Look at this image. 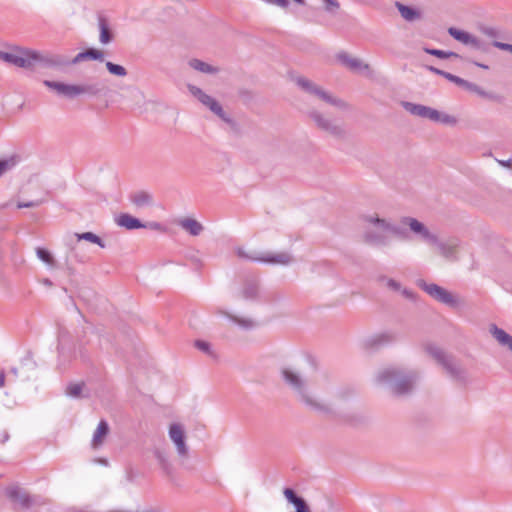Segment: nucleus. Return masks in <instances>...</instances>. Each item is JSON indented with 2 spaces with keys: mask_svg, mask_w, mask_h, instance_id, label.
Segmentation results:
<instances>
[{
  "mask_svg": "<svg viewBox=\"0 0 512 512\" xmlns=\"http://www.w3.org/2000/svg\"><path fill=\"white\" fill-rule=\"evenodd\" d=\"M280 374L284 383L294 392L297 400L306 408L322 414L332 413V409L328 404L313 396L307 380L301 373L290 367H282Z\"/></svg>",
  "mask_w": 512,
  "mask_h": 512,
  "instance_id": "nucleus-1",
  "label": "nucleus"
},
{
  "mask_svg": "<svg viewBox=\"0 0 512 512\" xmlns=\"http://www.w3.org/2000/svg\"><path fill=\"white\" fill-rule=\"evenodd\" d=\"M418 373L413 370H406L401 367L389 366L378 371L376 381L379 384L386 385L391 394L396 397L410 395L416 382Z\"/></svg>",
  "mask_w": 512,
  "mask_h": 512,
  "instance_id": "nucleus-2",
  "label": "nucleus"
},
{
  "mask_svg": "<svg viewBox=\"0 0 512 512\" xmlns=\"http://www.w3.org/2000/svg\"><path fill=\"white\" fill-rule=\"evenodd\" d=\"M361 220L366 224L363 232V241L373 246H387L389 244L388 236L385 232H390L399 238H406L405 228L390 223L377 214L362 215Z\"/></svg>",
  "mask_w": 512,
  "mask_h": 512,
  "instance_id": "nucleus-3",
  "label": "nucleus"
},
{
  "mask_svg": "<svg viewBox=\"0 0 512 512\" xmlns=\"http://www.w3.org/2000/svg\"><path fill=\"white\" fill-rule=\"evenodd\" d=\"M43 84L54 90L59 96L66 99H75L79 96H87L90 98L98 97L105 91V86L98 81H89L81 84H66L63 82L44 80Z\"/></svg>",
  "mask_w": 512,
  "mask_h": 512,
  "instance_id": "nucleus-4",
  "label": "nucleus"
},
{
  "mask_svg": "<svg viewBox=\"0 0 512 512\" xmlns=\"http://www.w3.org/2000/svg\"><path fill=\"white\" fill-rule=\"evenodd\" d=\"M426 351L445 369L451 378L465 381L466 372L454 357L447 355L441 348L432 344L426 346Z\"/></svg>",
  "mask_w": 512,
  "mask_h": 512,
  "instance_id": "nucleus-5",
  "label": "nucleus"
},
{
  "mask_svg": "<svg viewBox=\"0 0 512 512\" xmlns=\"http://www.w3.org/2000/svg\"><path fill=\"white\" fill-rule=\"evenodd\" d=\"M296 84L306 93L313 95L325 103L335 106L340 109H347L348 104L340 98L333 96L325 91L322 87L316 85L311 80L305 77H297Z\"/></svg>",
  "mask_w": 512,
  "mask_h": 512,
  "instance_id": "nucleus-6",
  "label": "nucleus"
},
{
  "mask_svg": "<svg viewBox=\"0 0 512 512\" xmlns=\"http://www.w3.org/2000/svg\"><path fill=\"white\" fill-rule=\"evenodd\" d=\"M235 253L241 259L272 265H288L293 260L292 256L287 252L261 254L257 252H248L242 247H237L235 249Z\"/></svg>",
  "mask_w": 512,
  "mask_h": 512,
  "instance_id": "nucleus-7",
  "label": "nucleus"
},
{
  "mask_svg": "<svg viewBox=\"0 0 512 512\" xmlns=\"http://www.w3.org/2000/svg\"><path fill=\"white\" fill-rule=\"evenodd\" d=\"M187 89L193 97H195L204 106L208 107L221 120H223L224 122H226L230 125L235 124L233 119L230 118L227 115V113L223 110V108L219 104V102L216 99H214L213 97H211L210 95L206 94L201 88H199L193 84H188Z\"/></svg>",
  "mask_w": 512,
  "mask_h": 512,
  "instance_id": "nucleus-8",
  "label": "nucleus"
},
{
  "mask_svg": "<svg viewBox=\"0 0 512 512\" xmlns=\"http://www.w3.org/2000/svg\"><path fill=\"white\" fill-rule=\"evenodd\" d=\"M57 338L58 365L59 367L65 368L66 365L72 361L75 355L74 349L71 345L72 337L66 328L60 327Z\"/></svg>",
  "mask_w": 512,
  "mask_h": 512,
  "instance_id": "nucleus-9",
  "label": "nucleus"
},
{
  "mask_svg": "<svg viewBox=\"0 0 512 512\" xmlns=\"http://www.w3.org/2000/svg\"><path fill=\"white\" fill-rule=\"evenodd\" d=\"M36 64L44 68H60L68 66V58L59 54H42L30 50V70H33Z\"/></svg>",
  "mask_w": 512,
  "mask_h": 512,
  "instance_id": "nucleus-10",
  "label": "nucleus"
},
{
  "mask_svg": "<svg viewBox=\"0 0 512 512\" xmlns=\"http://www.w3.org/2000/svg\"><path fill=\"white\" fill-rule=\"evenodd\" d=\"M418 286L436 301L453 308L458 306L457 298L443 287L435 283L428 284L425 281H419Z\"/></svg>",
  "mask_w": 512,
  "mask_h": 512,
  "instance_id": "nucleus-11",
  "label": "nucleus"
},
{
  "mask_svg": "<svg viewBox=\"0 0 512 512\" xmlns=\"http://www.w3.org/2000/svg\"><path fill=\"white\" fill-rule=\"evenodd\" d=\"M7 498L13 503V509H29L31 508L35 500L30 496L24 489L18 486H9L5 490Z\"/></svg>",
  "mask_w": 512,
  "mask_h": 512,
  "instance_id": "nucleus-12",
  "label": "nucleus"
},
{
  "mask_svg": "<svg viewBox=\"0 0 512 512\" xmlns=\"http://www.w3.org/2000/svg\"><path fill=\"white\" fill-rule=\"evenodd\" d=\"M0 59L16 67L30 70V49L15 47L10 52L0 51Z\"/></svg>",
  "mask_w": 512,
  "mask_h": 512,
  "instance_id": "nucleus-13",
  "label": "nucleus"
},
{
  "mask_svg": "<svg viewBox=\"0 0 512 512\" xmlns=\"http://www.w3.org/2000/svg\"><path fill=\"white\" fill-rule=\"evenodd\" d=\"M308 115L315 122L319 129L331 134L336 138H343L345 136V131L342 127L325 118L317 110H311Z\"/></svg>",
  "mask_w": 512,
  "mask_h": 512,
  "instance_id": "nucleus-14",
  "label": "nucleus"
},
{
  "mask_svg": "<svg viewBox=\"0 0 512 512\" xmlns=\"http://www.w3.org/2000/svg\"><path fill=\"white\" fill-rule=\"evenodd\" d=\"M169 437L176 446L178 456L181 459H187L189 456V449L186 445L185 431L182 425L173 423L169 427Z\"/></svg>",
  "mask_w": 512,
  "mask_h": 512,
  "instance_id": "nucleus-15",
  "label": "nucleus"
},
{
  "mask_svg": "<svg viewBox=\"0 0 512 512\" xmlns=\"http://www.w3.org/2000/svg\"><path fill=\"white\" fill-rule=\"evenodd\" d=\"M432 245L438 248L439 253L448 260H457V251L460 246V240L455 237L448 238L445 241H440L437 238V243Z\"/></svg>",
  "mask_w": 512,
  "mask_h": 512,
  "instance_id": "nucleus-16",
  "label": "nucleus"
},
{
  "mask_svg": "<svg viewBox=\"0 0 512 512\" xmlns=\"http://www.w3.org/2000/svg\"><path fill=\"white\" fill-rule=\"evenodd\" d=\"M403 107L410 114L419 116L421 118L432 120V118H436L438 116L436 109L425 105L403 102Z\"/></svg>",
  "mask_w": 512,
  "mask_h": 512,
  "instance_id": "nucleus-17",
  "label": "nucleus"
},
{
  "mask_svg": "<svg viewBox=\"0 0 512 512\" xmlns=\"http://www.w3.org/2000/svg\"><path fill=\"white\" fill-rule=\"evenodd\" d=\"M87 60L102 62L104 61V53L103 51L96 48H88L82 52H79L73 59H68V66L76 65Z\"/></svg>",
  "mask_w": 512,
  "mask_h": 512,
  "instance_id": "nucleus-18",
  "label": "nucleus"
},
{
  "mask_svg": "<svg viewBox=\"0 0 512 512\" xmlns=\"http://www.w3.org/2000/svg\"><path fill=\"white\" fill-rule=\"evenodd\" d=\"M153 455L156 458L159 466L161 467L163 473L169 477L172 478L174 475V468L172 464L169 461V454L165 449L162 448H155L153 450Z\"/></svg>",
  "mask_w": 512,
  "mask_h": 512,
  "instance_id": "nucleus-19",
  "label": "nucleus"
},
{
  "mask_svg": "<svg viewBox=\"0 0 512 512\" xmlns=\"http://www.w3.org/2000/svg\"><path fill=\"white\" fill-rule=\"evenodd\" d=\"M259 280L256 278H247L244 281L241 296L245 300H257L259 298Z\"/></svg>",
  "mask_w": 512,
  "mask_h": 512,
  "instance_id": "nucleus-20",
  "label": "nucleus"
},
{
  "mask_svg": "<svg viewBox=\"0 0 512 512\" xmlns=\"http://www.w3.org/2000/svg\"><path fill=\"white\" fill-rule=\"evenodd\" d=\"M337 59L347 68H349L352 71H358V70H368L369 65L362 62L358 58H353L346 52H340L337 55Z\"/></svg>",
  "mask_w": 512,
  "mask_h": 512,
  "instance_id": "nucleus-21",
  "label": "nucleus"
},
{
  "mask_svg": "<svg viewBox=\"0 0 512 512\" xmlns=\"http://www.w3.org/2000/svg\"><path fill=\"white\" fill-rule=\"evenodd\" d=\"M115 222L118 226L124 227L127 230H136L140 228H145L146 225L143 224L138 218L133 217L128 213H121L116 219Z\"/></svg>",
  "mask_w": 512,
  "mask_h": 512,
  "instance_id": "nucleus-22",
  "label": "nucleus"
},
{
  "mask_svg": "<svg viewBox=\"0 0 512 512\" xmlns=\"http://www.w3.org/2000/svg\"><path fill=\"white\" fill-rule=\"evenodd\" d=\"M109 431H110V427H109L108 422L106 420L102 419L99 422L96 430L94 431L93 437H92L91 445L94 449H97L98 447H100L103 444L104 439L109 434Z\"/></svg>",
  "mask_w": 512,
  "mask_h": 512,
  "instance_id": "nucleus-23",
  "label": "nucleus"
},
{
  "mask_svg": "<svg viewBox=\"0 0 512 512\" xmlns=\"http://www.w3.org/2000/svg\"><path fill=\"white\" fill-rule=\"evenodd\" d=\"M179 225L192 236H198L204 230L203 225L193 218H184L179 221Z\"/></svg>",
  "mask_w": 512,
  "mask_h": 512,
  "instance_id": "nucleus-24",
  "label": "nucleus"
},
{
  "mask_svg": "<svg viewBox=\"0 0 512 512\" xmlns=\"http://www.w3.org/2000/svg\"><path fill=\"white\" fill-rule=\"evenodd\" d=\"M490 333L502 345L507 346L512 351V336L495 324L490 326Z\"/></svg>",
  "mask_w": 512,
  "mask_h": 512,
  "instance_id": "nucleus-25",
  "label": "nucleus"
},
{
  "mask_svg": "<svg viewBox=\"0 0 512 512\" xmlns=\"http://www.w3.org/2000/svg\"><path fill=\"white\" fill-rule=\"evenodd\" d=\"M395 6L398 9L400 15L407 21L412 22L421 18V12L414 7L404 5L400 2H396Z\"/></svg>",
  "mask_w": 512,
  "mask_h": 512,
  "instance_id": "nucleus-26",
  "label": "nucleus"
},
{
  "mask_svg": "<svg viewBox=\"0 0 512 512\" xmlns=\"http://www.w3.org/2000/svg\"><path fill=\"white\" fill-rule=\"evenodd\" d=\"M98 25L100 30L99 41L102 44L110 43L113 40L114 35L111 29L109 28L106 18L103 16H99Z\"/></svg>",
  "mask_w": 512,
  "mask_h": 512,
  "instance_id": "nucleus-27",
  "label": "nucleus"
},
{
  "mask_svg": "<svg viewBox=\"0 0 512 512\" xmlns=\"http://www.w3.org/2000/svg\"><path fill=\"white\" fill-rule=\"evenodd\" d=\"M21 368L25 370L24 379L30 380L33 375H30L28 372H34L37 368V362L34 360L33 353L31 351H28L26 355L21 360Z\"/></svg>",
  "mask_w": 512,
  "mask_h": 512,
  "instance_id": "nucleus-28",
  "label": "nucleus"
},
{
  "mask_svg": "<svg viewBox=\"0 0 512 512\" xmlns=\"http://www.w3.org/2000/svg\"><path fill=\"white\" fill-rule=\"evenodd\" d=\"M189 66L199 72L205 73V74H217L219 72V68L212 66L200 59H191L189 61Z\"/></svg>",
  "mask_w": 512,
  "mask_h": 512,
  "instance_id": "nucleus-29",
  "label": "nucleus"
},
{
  "mask_svg": "<svg viewBox=\"0 0 512 512\" xmlns=\"http://www.w3.org/2000/svg\"><path fill=\"white\" fill-rule=\"evenodd\" d=\"M21 161V156L18 154H13L8 158L0 159V177L6 172L12 170L16 167Z\"/></svg>",
  "mask_w": 512,
  "mask_h": 512,
  "instance_id": "nucleus-30",
  "label": "nucleus"
},
{
  "mask_svg": "<svg viewBox=\"0 0 512 512\" xmlns=\"http://www.w3.org/2000/svg\"><path fill=\"white\" fill-rule=\"evenodd\" d=\"M131 202L137 207H143L152 203V197L145 191H139L130 196Z\"/></svg>",
  "mask_w": 512,
  "mask_h": 512,
  "instance_id": "nucleus-31",
  "label": "nucleus"
},
{
  "mask_svg": "<svg viewBox=\"0 0 512 512\" xmlns=\"http://www.w3.org/2000/svg\"><path fill=\"white\" fill-rule=\"evenodd\" d=\"M424 52H426L429 55L435 56L439 59H449V58H461V56L453 51H444L436 48H423Z\"/></svg>",
  "mask_w": 512,
  "mask_h": 512,
  "instance_id": "nucleus-32",
  "label": "nucleus"
},
{
  "mask_svg": "<svg viewBox=\"0 0 512 512\" xmlns=\"http://www.w3.org/2000/svg\"><path fill=\"white\" fill-rule=\"evenodd\" d=\"M75 236L78 241L85 240L93 244H97L101 248H105L106 246L103 240L93 232L76 233Z\"/></svg>",
  "mask_w": 512,
  "mask_h": 512,
  "instance_id": "nucleus-33",
  "label": "nucleus"
},
{
  "mask_svg": "<svg viewBox=\"0 0 512 512\" xmlns=\"http://www.w3.org/2000/svg\"><path fill=\"white\" fill-rule=\"evenodd\" d=\"M401 223L404 226H408L410 228V230L416 235L418 234V232L423 231V227L425 226L422 222L418 221L416 218L408 217V216L402 217Z\"/></svg>",
  "mask_w": 512,
  "mask_h": 512,
  "instance_id": "nucleus-34",
  "label": "nucleus"
},
{
  "mask_svg": "<svg viewBox=\"0 0 512 512\" xmlns=\"http://www.w3.org/2000/svg\"><path fill=\"white\" fill-rule=\"evenodd\" d=\"M448 33L451 37H453L455 40L462 42L463 44L467 45L469 42V39L472 34L469 32H466L464 30L457 29L455 27H450L448 29Z\"/></svg>",
  "mask_w": 512,
  "mask_h": 512,
  "instance_id": "nucleus-35",
  "label": "nucleus"
},
{
  "mask_svg": "<svg viewBox=\"0 0 512 512\" xmlns=\"http://www.w3.org/2000/svg\"><path fill=\"white\" fill-rule=\"evenodd\" d=\"M394 340V337L388 333L380 334L372 337L368 340V345L371 347H379L381 345L390 343Z\"/></svg>",
  "mask_w": 512,
  "mask_h": 512,
  "instance_id": "nucleus-36",
  "label": "nucleus"
},
{
  "mask_svg": "<svg viewBox=\"0 0 512 512\" xmlns=\"http://www.w3.org/2000/svg\"><path fill=\"white\" fill-rule=\"evenodd\" d=\"M224 316H226L228 319H230L232 322H234L235 324L245 328V329H250L254 326V323L251 319H247V318H240L236 315H232L228 312H221Z\"/></svg>",
  "mask_w": 512,
  "mask_h": 512,
  "instance_id": "nucleus-37",
  "label": "nucleus"
},
{
  "mask_svg": "<svg viewBox=\"0 0 512 512\" xmlns=\"http://www.w3.org/2000/svg\"><path fill=\"white\" fill-rule=\"evenodd\" d=\"M105 66H106V69L108 70V72L112 75H115L118 77H125L128 74V72L124 66L113 63L111 61H106Z\"/></svg>",
  "mask_w": 512,
  "mask_h": 512,
  "instance_id": "nucleus-38",
  "label": "nucleus"
},
{
  "mask_svg": "<svg viewBox=\"0 0 512 512\" xmlns=\"http://www.w3.org/2000/svg\"><path fill=\"white\" fill-rule=\"evenodd\" d=\"M467 45H470L472 48L484 53L489 51L488 45L474 35H471Z\"/></svg>",
  "mask_w": 512,
  "mask_h": 512,
  "instance_id": "nucleus-39",
  "label": "nucleus"
},
{
  "mask_svg": "<svg viewBox=\"0 0 512 512\" xmlns=\"http://www.w3.org/2000/svg\"><path fill=\"white\" fill-rule=\"evenodd\" d=\"M437 117L432 118V121L434 122H440L442 124L446 125H455L457 123V119L454 116H451L449 114L441 113L437 110Z\"/></svg>",
  "mask_w": 512,
  "mask_h": 512,
  "instance_id": "nucleus-40",
  "label": "nucleus"
},
{
  "mask_svg": "<svg viewBox=\"0 0 512 512\" xmlns=\"http://www.w3.org/2000/svg\"><path fill=\"white\" fill-rule=\"evenodd\" d=\"M36 253H37L38 258L41 261H43L44 263H46L48 265L54 264V258L52 256V254L50 253V251H48L47 249L38 247L36 249Z\"/></svg>",
  "mask_w": 512,
  "mask_h": 512,
  "instance_id": "nucleus-41",
  "label": "nucleus"
},
{
  "mask_svg": "<svg viewBox=\"0 0 512 512\" xmlns=\"http://www.w3.org/2000/svg\"><path fill=\"white\" fill-rule=\"evenodd\" d=\"M83 383H71L66 388L67 395L71 397H79L81 395Z\"/></svg>",
  "mask_w": 512,
  "mask_h": 512,
  "instance_id": "nucleus-42",
  "label": "nucleus"
},
{
  "mask_svg": "<svg viewBox=\"0 0 512 512\" xmlns=\"http://www.w3.org/2000/svg\"><path fill=\"white\" fill-rule=\"evenodd\" d=\"M418 236L428 244L432 245L433 243H437V236L431 233L426 226L423 227V231L418 232Z\"/></svg>",
  "mask_w": 512,
  "mask_h": 512,
  "instance_id": "nucleus-43",
  "label": "nucleus"
},
{
  "mask_svg": "<svg viewBox=\"0 0 512 512\" xmlns=\"http://www.w3.org/2000/svg\"><path fill=\"white\" fill-rule=\"evenodd\" d=\"M479 30L481 33H483L487 37H490L493 39H497L501 36L500 31L495 27L482 25L479 27Z\"/></svg>",
  "mask_w": 512,
  "mask_h": 512,
  "instance_id": "nucleus-44",
  "label": "nucleus"
},
{
  "mask_svg": "<svg viewBox=\"0 0 512 512\" xmlns=\"http://www.w3.org/2000/svg\"><path fill=\"white\" fill-rule=\"evenodd\" d=\"M71 257H72L75 261H77L78 263H86V262H88V260H89V257H88L86 254H84V253H80V252L78 251V247H77V246H73V247L71 248Z\"/></svg>",
  "mask_w": 512,
  "mask_h": 512,
  "instance_id": "nucleus-45",
  "label": "nucleus"
},
{
  "mask_svg": "<svg viewBox=\"0 0 512 512\" xmlns=\"http://www.w3.org/2000/svg\"><path fill=\"white\" fill-rule=\"evenodd\" d=\"M324 9L328 13L335 14L340 7L337 0H323Z\"/></svg>",
  "mask_w": 512,
  "mask_h": 512,
  "instance_id": "nucleus-46",
  "label": "nucleus"
},
{
  "mask_svg": "<svg viewBox=\"0 0 512 512\" xmlns=\"http://www.w3.org/2000/svg\"><path fill=\"white\" fill-rule=\"evenodd\" d=\"M194 346L199 349L200 351L212 356L213 352L211 350L210 343L204 341V340H196L194 343Z\"/></svg>",
  "mask_w": 512,
  "mask_h": 512,
  "instance_id": "nucleus-47",
  "label": "nucleus"
},
{
  "mask_svg": "<svg viewBox=\"0 0 512 512\" xmlns=\"http://www.w3.org/2000/svg\"><path fill=\"white\" fill-rule=\"evenodd\" d=\"M284 496L285 498L287 499V501L293 505H295V503L301 498L300 496H298L296 494V492L291 489V488H285L284 491Z\"/></svg>",
  "mask_w": 512,
  "mask_h": 512,
  "instance_id": "nucleus-48",
  "label": "nucleus"
},
{
  "mask_svg": "<svg viewBox=\"0 0 512 512\" xmlns=\"http://www.w3.org/2000/svg\"><path fill=\"white\" fill-rule=\"evenodd\" d=\"M296 512H311L307 502L301 497L294 505Z\"/></svg>",
  "mask_w": 512,
  "mask_h": 512,
  "instance_id": "nucleus-49",
  "label": "nucleus"
},
{
  "mask_svg": "<svg viewBox=\"0 0 512 512\" xmlns=\"http://www.w3.org/2000/svg\"><path fill=\"white\" fill-rule=\"evenodd\" d=\"M492 45L500 50H504V51H508V52L512 53V44L494 40L492 42Z\"/></svg>",
  "mask_w": 512,
  "mask_h": 512,
  "instance_id": "nucleus-50",
  "label": "nucleus"
},
{
  "mask_svg": "<svg viewBox=\"0 0 512 512\" xmlns=\"http://www.w3.org/2000/svg\"><path fill=\"white\" fill-rule=\"evenodd\" d=\"M41 203H42V201H40V200L28 201V202H18L17 203V208H19V209H21V208H34V207H38Z\"/></svg>",
  "mask_w": 512,
  "mask_h": 512,
  "instance_id": "nucleus-51",
  "label": "nucleus"
},
{
  "mask_svg": "<svg viewBox=\"0 0 512 512\" xmlns=\"http://www.w3.org/2000/svg\"><path fill=\"white\" fill-rule=\"evenodd\" d=\"M443 77L445 79H447L448 81L455 83L458 86H460V84H463L462 83L463 78H460L452 73L446 72V74H443Z\"/></svg>",
  "mask_w": 512,
  "mask_h": 512,
  "instance_id": "nucleus-52",
  "label": "nucleus"
},
{
  "mask_svg": "<svg viewBox=\"0 0 512 512\" xmlns=\"http://www.w3.org/2000/svg\"><path fill=\"white\" fill-rule=\"evenodd\" d=\"M238 95L244 101H250L253 98V93L248 89H240Z\"/></svg>",
  "mask_w": 512,
  "mask_h": 512,
  "instance_id": "nucleus-53",
  "label": "nucleus"
},
{
  "mask_svg": "<svg viewBox=\"0 0 512 512\" xmlns=\"http://www.w3.org/2000/svg\"><path fill=\"white\" fill-rule=\"evenodd\" d=\"M462 83L463 84H460V87H463L465 88L466 90H469V91H472V92H475V91H478V85L474 84V83H471L465 79H462Z\"/></svg>",
  "mask_w": 512,
  "mask_h": 512,
  "instance_id": "nucleus-54",
  "label": "nucleus"
},
{
  "mask_svg": "<svg viewBox=\"0 0 512 512\" xmlns=\"http://www.w3.org/2000/svg\"><path fill=\"white\" fill-rule=\"evenodd\" d=\"M462 83L463 84H460V87H463L465 88L466 90H469V91H472V92H475V91H478V85L474 84V83H471L465 79H462Z\"/></svg>",
  "mask_w": 512,
  "mask_h": 512,
  "instance_id": "nucleus-55",
  "label": "nucleus"
},
{
  "mask_svg": "<svg viewBox=\"0 0 512 512\" xmlns=\"http://www.w3.org/2000/svg\"><path fill=\"white\" fill-rule=\"evenodd\" d=\"M387 285L389 288L393 289V290H399L400 289V283L393 280V279H389L388 282H387Z\"/></svg>",
  "mask_w": 512,
  "mask_h": 512,
  "instance_id": "nucleus-56",
  "label": "nucleus"
},
{
  "mask_svg": "<svg viewBox=\"0 0 512 512\" xmlns=\"http://www.w3.org/2000/svg\"><path fill=\"white\" fill-rule=\"evenodd\" d=\"M426 68H427L430 72H432V73H434V74H437V75H440V76H442V77H443V74H446V71L440 70V69H438V68H436V67H434V66H426Z\"/></svg>",
  "mask_w": 512,
  "mask_h": 512,
  "instance_id": "nucleus-57",
  "label": "nucleus"
},
{
  "mask_svg": "<svg viewBox=\"0 0 512 512\" xmlns=\"http://www.w3.org/2000/svg\"><path fill=\"white\" fill-rule=\"evenodd\" d=\"M496 161L503 167H506V168H512V159H508V160H498L496 159Z\"/></svg>",
  "mask_w": 512,
  "mask_h": 512,
  "instance_id": "nucleus-58",
  "label": "nucleus"
},
{
  "mask_svg": "<svg viewBox=\"0 0 512 512\" xmlns=\"http://www.w3.org/2000/svg\"><path fill=\"white\" fill-rule=\"evenodd\" d=\"M5 385V372L2 370L0 371V388H2Z\"/></svg>",
  "mask_w": 512,
  "mask_h": 512,
  "instance_id": "nucleus-59",
  "label": "nucleus"
},
{
  "mask_svg": "<svg viewBox=\"0 0 512 512\" xmlns=\"http://www.w3.org/2000/svg\"><path fill=\"white\" fill-rule=\"evenodd\" d=\"M9 437H10V436H9L8 432H3V433H2L1 440H0V441H1V443H2V444L6 443V442L9 440Z\"/></svg>",
  "mask_w": 512,
  "mask_h": 512,
  "instance_id": "nucleus-60",
  "label": "nucleus"
},
{
  "mask_svg": "<svg viewBox=\"0 0 512 512\" xmlns=\"http://www.w3.org/2000/svg\"><path fill=\"white\" fill-rule=\"evenodd\" d=\"M402 293H403V295H404L406 298H410V299H412V298L414 297V294H413L411 291L407 290V289H404V290L402 291Z\"/></svg>",
  "mask_w": 512,
  "mask_h": 512,
  "instance_id": "nucleus-61",
  "label": "nucleus"
},
{
  "mask_svg": "<svg viewBox=\"0 0 512 512\" xmlns=\"http://www.w3.org/2000/svg\"><path fill=\"white\" fill-rule=\"evenodd\" d=\"M10 372H11V373L16 377V378L20 376V371H19V369H18V368H16V367L11 368Z\"/></svg>",
  "mask_w": 512,
  "mask_h": 512,
  "instance_id": "nucleus-62",
  "label": "nucleus"
},
{
  "mask_svg": "<svg viewBox=\"0 0 512 512\" xmlns=\"http://www.w3.org/2000/svg\"><path fill=\"white\" fill-rule=\"evenodd\" d=\"M473 64L476 65L477 67H480L482 69H489V66L486 65V64H483V63H479V62H476V61H473Z\"/></svg>",
  "mask_w": 512,
  "mask_h": 512,
  "instance_id": "nucleus-63",
  "label": "nucleus"
},
{
  "mask_svg": "<svg viewBox=\"0 0 512 512\" xmlns=\"http://www.w3.org/2000/svg\"><path fill=\"white\" fill-rule=\"evenodd\" d=\"M475 93H477L483 97L487 96V93L485 91H483L479 86H478V91H475Z\"/></svg>",
  "mask_w": 512,
  "mask_h": 512,
  "instance_id": "nucleus-64",
  "label": "nucleus"
}]
</instances>
